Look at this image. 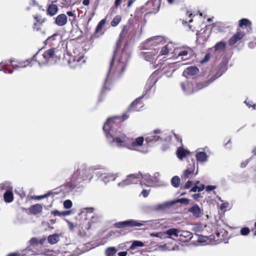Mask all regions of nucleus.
I'll return each instance as SVG.
<instances>
[{"label": "nucleus", "mask_w": 256, "mask_h": 256, "mask_svg": "<svg viewBox=\"0 0 256 256\" xmlns=\"http://www.w3.org/2000/svg\"><path fill=\"white\" fill-rule=\"evenodd\" d=\"M70 54L64 56V60L71 68H74L85 62L82 50L79 46H70Z\"/></svg>", "instance_id": "1"}, {"label": "nucleus", "mask_w": 256, "mask_h": 256, "mask_svg": "<svg viewBox=\"0 0 256 256\" xmlns=\"http://www.w3.org/2000/svg\"><path fill=\"white\" fill-rule=\"evenodd\" d=\"M159 222H157L156 220H141L138 221L134 220H128L124 221H122L116 222L114 226L115 228H133L135 226H146L145 229L153 228H156V225Z\"/></svg>", "instance_id": "2"}, {"label": "nucleus", "mask_w": 256, "mask_h": 256, "mask_svg": "<svg viewBox=\"0 0 256 256\" xmlns=\"http://www.w3.org/2000/svg\"><path fill=\"white\" fill-rule=\"evenodd\" d=\"M116 52L114 51L108 74H112L114 78H117L120 77L124 71L126 63L121 58L116 60Z\"/></svg>", "instance_id": "3"}, {"label": "nucleus", "mask_w": 256, "mask_h": 256, "mask_svg": "<svg viewBox=\"0 0 256 256\" xmlns=\"http://www.w3.org/2000/svg\"><path fill=\"white\" fill-rule=\"evenodd\" d=\"M129 118L128 112H124L122 116H114L109 118L104 123L103 126V130L105 133L111 134L110 132L116 129L120 124L127 120Z\"/></svg>", "instance_id": "4"}, {"label": "nucleus", "mask_w": 256, "mask_h": 256, "mask_svg": "<svg viewBox=\"0 0 256 256\" xmlns=\"http://www.w3.org/2000/svg\"><path fill=\"white\" fill-rule=\"evenodd\" d=\"M38 55L40 56L39 54ZM64 55V54L61 50H56L55 48H51L45 51L42 55H40V56L38 58V60H39V58L42 56L44 59V61L40 60V64H44L45 62H50V64L55 63L57 60H60L62 56Z\"/></svg>", "instance_id": "5"}, {"label": "nucleus", "mask_w": 256, "mask_h": 256, "mask_svg": "<svg viewBox=\"0 0 256 256\" xmlns=\"http://www.w3.org/2000/svg\"><path fill=\"white\" fill-rule=\"evenodd\" d=\"M106 136L110 144L115 143L118 147L128 146V145H130V138H128L124 134L120 132L119 134L114 136H112L111 134H106Z\"/></svg>", "instance_id": "6"}, {"label": "nucleus", "mask_w": 256, "mask_h": 256, "mask_svg": "<svg viewBox=\"0 0 256 256\" xmlns=\"http://www.w3.org/2000/svg\"><path fill=\"white\" fill-rule=\"evenodd\" d=\"M216 232L211 235L210 240H213L214 244H218L222 242L227 243L230 236L228 231L221 228L220 226H217Z\"/></svg>", "instance_id": "7"}, {"label": "nucleus", "mask_w": 256, "mask_h": 256, "mask_svg": "<svg viewBox=\"0 0 256 256\" xmlns=\"http://www.w3.org/2000/svg\"><path fill=\"white\" fill-rule=\"evenodd\" d=\"M33 18L34 22L32 25V30L34 32H40L42 34L45 32L43 30V26L44 24L47 22L48 19L46 17H42L40 14H36L33 15Z\"/></svg>", "instance_id": "8"}, {"label": "nucleus", "mask_w": 256, "mask_h": 256, "mask_svg": "<svg viewBox=\"0 0 256 256\" xmlns=\"http://www.w3.org/2000/svg\"><path fill=\"white\" fill-rule=\"evenodd\" d=\"M142 178V174L140 173L130 174L125 180L120 182L118 186L124 187L129 184H136Z\"/></svg>", "instance_id": "9"}, {"label": "nucleus", "mask_w": 256, "mask_h": 256, "mask_svg": "<svg viewBox=\"0 0 256 256\" xmlns=\"http://www.w3.org/2000/svg\"><path fill=\"white\" fill-rule=\"evenodd\" d=\"M106 23V19L104 18L98 24L94 32L92 35L91 36L90 38L94 40L98 38V37L102 36L105 32V30H103L102 28Z\"/></svg>", "instance_id": "10"}, {"label": "nucleus", "mask_w": 256, "mask_h": 256, "mask_svg": "<svg viewBox=\"0 0 256 256\" xmlns=\"http://www.w3.org/2000/svg\"><path fill=\"white\" fill-rule=\"evenodd\" d=\"M40 56L38 55V54H36L30 60H28L26 61H20L16 62L18 64V68H26L28 66H32L34 64V62H38L40 64V60H38V58Z\"/></svg>", "instance_id": "11"}, {"label": "nucleus", "mask_w": 256, "mask_h": 256, "mask_svg": "<svg viewBox=\"0 0 256 256\" xmlns=\"http://www.w3.org/2000/svg\"><path fill=\"white\" fill-rule=\"evenodd\" d=\"M158 52L154 50L149 52H142L141 55L146 60L152 64L156 60L158 57Z\"/></svg>", "instance_id": "12"}, {"label": "nucleus", "mask_w": 256, "mask_h": 256, "mask_svg": "<svg viewBox=\"0 0 256 256\" xmlns=\"http://www.w3.org/2000/svg\"><path fill=\"white\" fill-rule=\"evenodd\" d=\"M246 33L242 31L240 28H237L236 33L232 36L228 40V44L233 46L237 42L241 40L245 36Z\"/></svg>", "instance_id": "13"}, {"label": "nucleus", "mask_w": 256, "mask_h": 256, "mask_svg": "<svg viewBox=\"0 0 256 256\" xmlns=\"http://www.w3.org/2000/svg\"><path fill=\"white\" fill-rule=\"evenodd\" d=\"M142 104L140 101V98H137L131 104L126 112H128L130 115L129 112H130L138 111L140 108L142 107Z\"/></svg>", "instance_id": "14"}, {"label": "nucleus", "mask_w": 256, "mask_h": 256, "mask_svg": "<svg viewBox=\"0 0 256 256\" xmlns=\"http://www.w3.org/2000/svg\"><path fill=\"white\" fill-rule=\"evenodd\" d=\"M195 170V161H192V164H190L186 170L183 172L182 176V178L184 180L188 178L190 176H192Z\"/></svg>", "instance_id": "15"}, {"label": "nucleus", "mask_w": 256, "mask_h": 256, "mask_svg": "<svg viewBox=\"0 0 256 256\" xmlns=\"http://www.w3.org/2000/svg\"><path fill=\"white\" fill-rule=\"evenodd\" d=\"M161 132L160 130H156L152 133L149 134V135L146 137V140L147 142H157L161 140L160 136L158 135Z\"/></svg>", "instance_id": "16"}, {"label": "nucleus", "mask_w": 256, "mask_h": 256, "mask_svg": "<svg viewBox=\"0 0 256 256\" xmlns=\"http://www.w3.org/2000/svg\"><path fill=\"white\" fill-rule=\"evenodd\" d=\"M130 145H128V147L130 148H134L142 146L144 142V138L142 136H139L135 140L130 138Z\"/></svg>", "instance_id": "17"}, {"label": "nucleus", "mask_w": 256, "mask_h": 256, "mask_svg": "<svg viewBox=\"0 0 256 256\" xmlns=\"http://www.w3.org/2000/svg\"><path fill=\"white\" fill-rule=\"evenodd\" d=\"M221 68H220L216 73L212 76L208 80L204 81L202 82L200 84H201V87L200 88H202L208 86L210 84L213 82L217 78H219L222 74V72L220 71Z\"/></svg>", "instance_id": "18"}, {"label": "nucleus", "mask_w": 256, "mask_h": 256, "mask_svg": "<svg viewBox=\"0 0 256 256\" xmlns=\"http://www.w3.org/2000/svg\"><path fill=\"white\" fill-rule=\"evenodd\" d=\"M192 234L186 230H180L178 234L179 239L183 242H186L190 240L192 238Z\"/></svg>", "instance_id": "19"}, {"label": "nucleus", "mask_w": 256, "mask_h": 256, "mask_svg": "<svg viewBox=\"0 0 256 256\" xmlns=\"http://www.w3.org/2000/svg\"><path fill=\"white\" fill-rule=\"evenodd\" d=\"M68 22V18L65 14H58L54 18V24L60 26H62L66 24Z\"/></svg>", "instance_id": "20"}, {"label": "nucleus", "mask_w": 256, "mask_h": 256, "mask_svg": "<svg viewBox=\"0 0 256 256\" xmlns=\"http://www.w3.org/2000/svg\"><path fill=\"white\" fill-rule=\"evenodd\" d=\"M86 174V169L83 166H81L80 168H78L72 176V179L76 180L78 178L83 180V178Z\"/></svg>", "instance_id": "21"}, {"label": "nucleus", "mask_w": 256, "mask_h": 256, "mask_svg": "<svg viewBox=\"0 0 256 256\" xmlns=\"http://www.w3.org/2000/svg\"><path fill=\"white\" fill-rule=\"evenodd\" d=\"M58 11V8L56 4H49L47 6L46 13L48 16H55Z\"/></svg>", "instance_id": "22"}, {"label": "nucleus", "mask_w": 256, "mask_h": 256, "mask_svg": "<svg viewBox=\"0 0 256 256\" xmlns=\"http://www.w3.org/2000/svg\"><path fill=\"white\" fill-rule=\"evenodd\" d=\"M42 210V205L39 204H36L34 205L30 206L28 210L30 214L34 215H36L40 213Z\"/></svg>", "instance_id": "23"}, {"label": "nucleus", "mask_w": 256, "mask_h": 256, "mask_svg": "<svg viewBox=\"0 0 256 256\" xmlns=\"http://www.w3.org/2000/svg\"><path fill=\"white\" fill-rule=\"evenodd\" d=\"M188 211L193 214L196 218H200L202 215V210L199 206L196 204L188 208Z\"/></svg>", "instance_id": "24"}, {"label": "nucleus", "mask_w": 256, "mask_h": 256, "mask_svg": "<svg viewBox=\"0 0 256 256\" xmlns=\"http://www.w3.org/2000/svg\"><path fill=\"white\" fill-rule=\"evenodd\" d=\"M208 38V35L206 36V32L204 30L197 34L196 40L200 44H204L206 42Z\"/></svg>", "instance_id": "25"}, {"label": "nucleus", "mask_w": 256, "mask_h": 256, "mask_svg": "<svg viewBox=\"0 0 256 256\" xmlns=\"http://www.w3.org/2000/svg\"><path fill=\"white\" fill-rule=\"evenodd\" d=\"M179 233L180 230L175 228H170L164 232V234L168 236V238H178Z\"/></svg>", "instance_id": "26"}, {"label": "nucleus", "mask_w": 256, "mask_h": 256, "mask_svg": "<svg viewBox=\"0 0 256 256\" xmlns=\"http://www.w3.org/2000/svg\"><path fill=\"white\" fill-rule=\"evenodd\" d=\"M252 26V22L247 18H243L238 21V28H250Z\"/></svg>", "instance_id": "27"}, {"label": "nucleus", "mask_w": 256, "mask_h": 256, "mask_svg": "<svg viewBox=\"0 0 256 256\" xmlns=\"http://www.w3.org/2000/svg\"><path fill=\"white\" fill-rule=\"evenodd\" d=\"M4 200L6 202H11L14 200V194L12 190H7L4 194Z\"/></svg>", "instance_id": "28"}, {"label": "nucleus", "mask_w": 256, "mask_h": 256, "mask_svg": "<svg viewBox=\"0 0 256 256\" xmlns=\"http://www.w3.org/2000/svg\"><path fill=\"white\" fill-rule=\"evenodd\" d=\"M188 154H190V152L184 149L182 147L178 148L176 151L177 156L180 160H182Z\"/></svg>", "instance_id": "29"}, {"label": "nucleus", "mask_w": 256, "mask_h": 256, "mask_svg": "<svg viewBox=\"0 0 256 256\" xmlns=\"http://www.w3.org/2000/svg\"><path fill=\"white\" fill-rule=\"evenodd\" d=\"M196 158L198 161L204 162L206 160L208 156L205 152H200L196 154Z\"/></svg>", "instance_id": "30"}, {"label": "nucleus", "mask_w": 256, "mask_h": 256, "mask_svg": "<svg viewBox=\"0 0 256 256\" xmlns=\"http://www.w3.org/2000/svg\"><path fill=\"white\" fill-rule=\"evenodd\" d=\"M61 36L59 33H55L53 34L52 36L48 37L47 39L45 40V43L46 44H49L57 40L61 39Z\"/></svg>", "instance_id": "31"}, {"label": "nucleus", "mask_w": 256, "mask_h": 256, "mask_svg": "<svg viewBox=\"0 0 256 256\" xmlns=\"http://www.w3.org/2000/svg\"><path fill=\"white\" fill-rule=\"evenodd\" d=\"M186 73L188 75L194 76L198 72V68L196 66L188 67L185 70Z\"/></svg>", "instance_id": "32"}, {"label": "nucleus", "mask_w": 256, "mask_h": 256, "mask_svg": "<svg viewBox=\"0 0 256 256\" xmlns=\"http://www.w3.org/2000/svg\"><path fill=\"white\" fill-rule=\"evenodd\" d=\"M58 240V235L57 234L50 235L48 238V242L52 244L57 243Z\"/></svg>", "instance_id": "33"}, {"label": "nucleus", "mask_w": 256, "mask_h": 256, "mask_svg": "<svg viewBox=\"0 0 256 256\" xmlns=\"http://www.w3.org/2000/svg\"><path fill=\"white\" fill-rule=\"evenodd\" d=\"M180 184V178L177 176H174L171 179V184L174 188H178Z\"/></svg>", "instance_id": "34"}, {"label": "nucleus", "mask_w": 256, "mask_h": 256, "mask_svg": "<svg viewBox=\"0 0 256 256\" xmlns=\"http://www.w3.org/2000/svg\"><path fill=\"white\" fill-rule=\"evenodd\" d=\"M96 219V218L92 217L90 220H89L87 224H84V223H82V228L86 230H89L91 228L92 224L95 222L94 220Z\"/></svg>", "instance_id": "35"}, {"label": "nucleus", "mask_w": 256, "mask_h": 256, "mask_svg": "<svg viewBox=\"0 0 256 256\" xmlns=\"http://www.w3.org/2000/svg\"><path fill=\"white\" fill-rule=\"evenodd\" d=\"M117 250L114 247H109L106 250V256H114Z\"/></svg>", "instance_id": "36"}, {"label": "nucleus", "mask_w": 256, "mask_h": 256, "mask_svg": "<svg viewBox=\"0 0 256 256\" xmlns=\"http://www.w3.org/2000/svg\"><path fill=\"white\" fill-rule=\"evenodd\" d=\"M122 18L121 16L119 15L116 16L111 21L110 24L112 26H116L120 22Z\"/></svg>", "instance_id": "37"}, {"label": "nucleus", "mask_w": 256, "mask_h": 256, "mask_svg": "<svg viewBox=\"0 0 256 256\" xmlns=\"http://www.w3.org/2000/svg\"><path fill=\"white\" fill-rule=\"evenodd\" d=\"M226 48V43L224 42H217L214 46L215 50H223Z\"/></svg>", "instance_id": "38"}, {"label": "nucleus", "mask_w": 256, "mask_h": 256, "mask_svg": "<svg viewBox=\"0 0 256 256\" xmlns=\"http://www.w3.org/2000/svg\"><path fill=\"white\" fill-rule=\"evenodd\" d=\"M144 246V244L142 242L140 241L136 240L134 241L132 243L130 246V248L134 249L136 247H142L143 246Z\"/></svg>", "instance_id": "39"}, {"label": "nucleus", "mask_w": 256, "mask_h": 256, "mask_svg": "<svg viewBox=\"0 0 256 256\" xmlns=\"http://www.w3.org/2000/svg\"><path fill=\"white\" fill-rule=\"evenodd\" d=\"M190 51V48H184L183 50H180L178 52V56H182V58H183L184 56H186L188 54V52Z\"/></svg>", "instance_id": "40"}, {"label": "nucleus", "mask_w": 256, "mask_h": 256, "mask_svg": "<svg viewBox=\"0 0 256 256\" xmlns=\"http://www.w3.org/2000/svg\"><path fill=\"white\" fill-rule=\"evenodd\" d=\"M4 62L0 63V70H4L5 73L12 74L13 72V70L8 69L5 68L3 64H4Z\"/></svg>", "instance_id": "41"}, {"label": "nucleus", "mask_w": 256, "mask_h": 256, "mask_svg": "<svg viewBox=\"0 0 256 256\" xmlns=\"http://www.w3.org/2000/svg\"><path fill=\"white\" fill-rule=\"evenodd\" d=\"M168 52H169V50H168V45L166 44V46H163L162 48V50L160 52V56L166 55L168 54Z\"/></svg>", "instance_id": "42"}, {"label": "nucleus", "mask_w": 256, "mask_h": 256, "mask_svg": "<svg viewBox=\"0 0 256 256\" xmlns=\"http://www.w3.org/2000/svg\"><path fill=\"white\" fill-rule=\"evenodd\" d=\"M116 178V176L114 175H108L103 177V180L104 182H108L110 180H114Z\"/></svg>", "instance_id": "43"}, {"label": "nucleus", "mask_w": 256, "mask_h": 256, "mask_svg": "<svg viewBox=\"0 0 256 256\" xmlns=\"http://www.w3.org/2000/svg\"><path fill=\"white\" fill-rule=\"evenodd\" d=\"M250 229L248 227H244L240 230V234L242 236H247L250 233Z\"/></svg>", "instance_id": "44"}, {"label": "nucleus", "mask_w": 256, "mask_h": 256, "mask_svg": "<svg viewBox=\"0 0 256 256\" xmlns=\"http://www.w3.org/2000/svg\"><path fill=\"white\" fill-rule=\"evenodd\" d=\"M180 86H181V88H182V90H184V92H186L187 94H190V92H188L187 90H186V88H190L191 87V84L188 83L186 84V85L184 82H180Z\"/></svg>", "instance_id": "45"}, {"label": "nucleus", "mask_w": 256, "mask_h": 256, "mask_svg": "<svg viewBox=\"0 0 256 256\" xmlns=\"http://www.w3.org/2000/svg\"><path fill=\"white\" fill-rule=\"evenodd\" d=\"M72 206V203L70 200H66L64 202V206L66 208H70Z\"/></svg>", "instance_id": "46"}, {"label": "nucleus", "mask_w": 256, "mask_h": 256, "mask_svg": "<svg viewBox=\"0 0 256 256\" xmlns=\"http://www.w3.org/2000/svg\"><path fill=\"white\" fill-rule=\"evenodd\" d=\"M50 194H51V192H48V193H47L44 195H42V196H36L34 198V199L37 200H42V198H46V197L49 196Z\"/></svg>", "instance_id": "47"}, {"label": "nucleus", "mask_w": 256, "mask_h": 256, "mask_svg": "<svg viewBox=\"0 0 256 256\" xmlns=\"http://www.w3.org/2000/svg\"><path fill=\"white\" fill-rule=\"evenodd\" d=\"M210 58V53H207L204 56V58L202 60L201 62L202 63H204L206 62H207Z\"/></svg>", "instance_id": "48"}, {"label": "nucleus", "mask_w": 256, "mask_h": 256, "mask_svg": "<svg viewBox=\"0 0 256 256\" xmlns=\"http://www.w3.org/2000/svg\"><path fill=\"white\" fill-rule=\"evenodd\" d=\"M60 4L62 6L68 7L70 4V2H68L67 0H61Z\"/></svg>", "instance_id": "49"}, {"label": "nucleus", "mask_w": 256, "mask_h": 256, "mask_svg": "<svg viewBox=\"0 0 256 256\" xmlns=\"http://www.w3.org/2000/svg\"><path fill=\"white\" fill-rule=\"evenodd\" d=\"M8 62H10V64L13 68L14 69H18V64H14L16 62L14 60H10Z\"/></svg>", "instance_id": "50"}, {"label": "nucleus", "mask_w": 256, "mask_h": 256, "mask_svg": "<svg viewBox=\"0 0 256 256\" xmlns=\"http://www.w3.org/2000/svg\"><path fill=\"white\" fill-rule=\"evenodd\" d=\"M193 230L195 232H200L202 230V226H194Z\"/></svg>", "instance_id": "51"}, {"label": "nucleus", "mask_w": 256, "mask_h": 256, "mask_svg": "<svg viewBox=\"0 0 256 256\" xmlns=\"http://www.w3.org/2000/svg\"><path fill=\"white\" fill-rule=\"evenodd\" d=\"M178 201L182 203V204H188V202H189V200L186 198H180Z\"/></svg>", "instance_id": "52"}, {"label": "nucleus", "mask_w": 256, "mask_h": 256, "mask_svg": "<svg viewBox=\"0 0 256 256\" xmlns=\"http://www.w3.org/2000/svg\"><path fill=\"white\" fill-rule=\"evenodd\" d=\"M52 214L54 216H62V212H60L58 210H54L52 212Z\"/></svg>", "instance_id": "53"}, {"label": "nucleus", "mask_w": 256, "mask_h": 256, "mask_svg": "<svg viewBox=\"0 0 256 256\" xmlns=\"http://www.w3.org/2000/svg\"><path fill=\"white\" fill-rule=\"evenodd\" d=\"M192 184V182L190 180H188L184 186V189H188L189 188Z\"/></svg>", "instance_id": "54"}, {"label": "nucleus", "mask_w": 256, "mask_h": 256, "mask_svg": "<svg viewBox=\"0 0 256 256\" xmlns=\"http://www.w3.org/2000/svg\"><path fill=\"white\" fill-rule=\"evenodd\" d=\"M149 194V191L146 190H143L141 192V194L144 197L146 198L148 196Z\"/></svg>", "instance_id": "55"}, {"label": "nucleus", "mask_w": 256, "mask_h": 256, "mask_svg": "<svg viewBox=\"0 0 256 256\" xmlns=\"http://www.w3.org/2000/svg\"><path fill=\"white\" fill-rule=\"evenodd\" d=\"M30 6H38L39 5L38 2L36 0H32L30 2Z\"/></svg>", "instance_id": "56"}, {"label": "nucleus", "mask_w": 256, "mask_h": 256, "mask_svg": "<svg viewBox=\"0 0 256 256\" xmlns=\"http://www.w3.org/2000/svg\"><path fill=\"white\" fill-rule=\"evenodd\" d=\"M7 256H22L20 253L18 252H11L8 254Z\"/></svg>", "instance_id": "57"}, {"label": "nucleus", "mask_w": 256, "mask_h": 256, "mask_svg": "<svg viewBox=\"0 0 256 256\" xmlns=\"http://www.w3.org/2000/svg\"><path fill=\"white\" fill-rule=\"evenodd\" d=\"M216 188V186H208L206 187V191H211L214 189H215Z\"/></svg>", "instance_id": "58"}, {"label": "nucleus", "mask_w": 256, "mask_h": 256, "mask_svg": "<svg viewBox=\"0 0 256 256\" xmlns=\"http://www.w3.org/2000/svg\"><path fill=\"white\" fill-rule=\"evenodd\" d=\"M122 0H116L114 2L115 7H118L121 4Z\"/></svg>", "instance_id": "59"}, {"label": "nucleus", "mask_w": 256, "mask_h": 256, "mask_svg": "<svg viewBox=\"0 0 256 256\" xmlns=\"http://www.w3.org/2000/svg\"><path fill=\"white\" fill-rule=\"evenodd\" d=\"M70 214V210L62 212V216L69 215Z\"/></svg>", "instance_id": "60"}, {"label": "nucleus", "mask_w": 256, "mask_h": 256, "mask_svg": "<svg viewBox=\"0 0 256 256\" xmlns=\"http://www.w3.org/2000/svg\"><path fill=\"white\" fill-rule=\"evenodd\" d=\"M66 14L69 16H74V18H76V15L74 14V12H71V11H68L66 12Z\"/></svg>", "instance_id": "61"}, {"label": "nucleus", "mask_w": 256, "mask_h": 256, "mask_svg": "<svg viewBox=\"0 0 256 256\" xmlns=\"http://www.w3.org/2000/svg\"><path fill=\"white\" fill-rule=\"evenodd\" d=\"M127 254L126 252L124 251L118 252V256H126Z\"/></svg>", "instance_id": "62"}, {"label": "nucleus", "mask_w": 256, "mask_h": 256, "mask_svg": "<svg viewBox=\"0 0 256 256\" xmlns=\"http://www.w3.org/2000/svg\"><path fill=\"white\" fill-rule=\"evenodd\" d=\"M196 191H198V186L196 185L193 186L190 190V192H196Z\"/></svg>", "instance_id": "63"}, {"label": "nucleus", "mask_w": 256, "mask_h": 256, "mask_svg": "<svg viewBox=\"0 0 256 256\" xmlns=\"http://www.w3.org/2000/svg\"><path fill=\"white\" fill-rule=\"evenodd\" d=\"M134 2V0H128L127 3V6L130 8L133 2Z\"/></svg>", "instance_id": "64"}]
</instances>
